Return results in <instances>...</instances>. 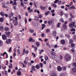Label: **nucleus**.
Instances as JSON below:
<instances>
[{"instance_id": "f257e3e1", "label": "nucleus", "mask_w": 76, "mask_h": 76, "mask_svg": "<svg viewBox=\"0 0 76 76\" xmlns=\"http://www.w3.org/2000/svg\"><path fill=\"white\" fill-rule=\"evenodd\" d=\"M71 59V56L69 54L67 53L65 55L64 57V59L67 61H70Z\"/></svg>"}, {"instance_id": "f03ea898", "label": "nucleus", "mask_w": 76, "mask_h": 76, "mask_svg": "<svg viewBox=\"0 0 76 76\" xmlns=\"http://www.w3.org/2000/svg\"><path fill=\"white\" fill-rule=\"evenodd\" d=\"M48 23L49 25H51L54 23V20H49Z\"/></svg>"}, {"instance_id": "7ed1b4c3", "label": "nucleus", "mask_w": 76, "mask_h": 76, "mask_svg": "<svg viewBox=\"0 0 76 76\" xmlns=\"http://www.w3.org/2000/svg\"><path fill=\"white\" fill-rule=\"evenodd\" d=\"M12 40L10 39H7L6 41V43L7 44H10L12 42Z\"/></svg>"}, {"instance_id": "20e7f679", "label": "nucleus", "mask_w": 76, "mask_h": 76, "mask_svg": "<svg viewBox=\"0 0 76 76\" xmlns=\"http://www.w3.org/2000/svg\"><path fill=\"white\" fill-rule=\"evenodd\" d=\"M69 26H70V27L73 28L74 26H75V23L73 22H72V23H71L69 25Z\"/></svg>"}, {"instance_id": "39448f33", "label": "nucleus", "mask_w": 76, "mask_h": 76, "mask_svg": "<svg viewBox=\"0 0 76 76\" xmlns=\"http://www.w3.org/2000/svg\"><path fill=\"white\" fill-rule=\"evenodd\" d=\"M10 34V31H6L5 32V35H7V37H9Z\"/></svg>"}, {"instance_id": "423d86ee", "label": "nucleus", "mask_w": 76, "mask_h": 76, "mask_svg": "<svg viewBox=\"0 0 76 76\" xmlns=\"http://www.w3.org/2000/svg\"><path fill=\"white\" fill-rule=\"evenodd\" d=\"M2 38L4 40H6V36L4 34H3L2 35Z\"/></svg>"}, {"instance_id": "0eeeda50", "label": "nucleus", "mask_w": 76, "mask_h": 76, "mask_svg": "<svg viewBox=\"0 0 76 76\" xmlns=\"http://www.w3.org/2000/svg\"><path fill=\"white\" fill-rule=\"evenodd\" d=\"M68 9L69 10H72L74 9H75V6H72V7H68Z\"/></svg>"}, {"instance_id": "6e6552de", "label": "nucleus", "mask_w": 76, "mask_h": 76, "mask_svg": "<svg viewBox=\"0 0 76 76\" xmlns=\"http://www.w3.org/2000/svg\"><path fill=\"white\" fill-rule=\"evenodd\" d=\"M61 43L62 44H65V43H66V42H65V40L63 39H62L61 40Z\"/></svg>"}, {"instance_id": "1a4fd4ad", "label": "nucleus", "mask_w": 76, "mask_h": 76, "mask_svg": "<svg viewBox=\"0 0 76 76\" xmlns=\"http://www.w3.org/2000/svg\"><path fill=\"white\" fill-rule=\"evenodd\" d=\"M57 70L58 71H59V72H60V71H61L62 70V69L60 66H58L57 67Z\"/></svg>"}, {"instance_id": "9d476101", "label": "nucleus", "mask_w": 76, "mask_h": 76, "mask_svg": "<svg viewBox=\"0 0 76 76\" xmlns=\"http://www.w3.org/2000/svg\"><path fill=\"white\" fill-rule=\"evenodd\" d=\"M53 36L55 37V38H56V34H57L56 31H53Z\"/></svg>"}, {"instance_id": "9b49d317", "label": "nucleus", "mask_w": 76, "mask_h": 76, "mask_svg": "<svg viewBox=\"0 0 76 76\" xmlns=\"http://www.w3.org/2000/svg\"><path fill=\"white\" fill-rule=\"evenodd\" d=\"M63 28L64 29H67V26L65 24H64L63 26Z\"/></svg>"}, {"instance_id": "f8f14e48", "label": "nucleus", "mask_w": 76, "mask_h": 76, "mask_svg": "<svg viewBox=\"0 0 76 76\" xmlns=\"http://www.w3.org/2000/svg\"><path fill=\"white\" fill-rule=\"evenodd\" d=\"M40 66V65L39 64L35 66L36 69H39L40 68V67H39Z\"/></svg>"}, {"instance_id": "ddd939ff", "label": "nucleus", "mask_w": 76, "mask_h": 76, "mask_svg": "<svg viewBox=\"0 0 76 76\" xmlns=\"http://www.w3.org/2000/svg\"><path fill=\"white\" fill-rule=\"evenodd\" d=\"M40 9L42 10H45L46 9V7H43V6H40Z\"/></svg>"}, {"instance_id": "4468645a", "label": "nucleus", "mask_w": 76, "mask_h": 76, "mask_svg": "<svg viewBox=\"0 0 76 76\" xmlns=\"http://www.w3.org/2000/svg\"><path fill=\"white\" fill-rule=\"evenodd\" d=\"M36 46L37 47H39L40 46V43L38 42H37L36 43Z\"/></svg>"}, {"instance_id": "2eb2a0df", "label": "nucleus", "mask_w": 76, "mask_h": 76, "mask_svg": "<svg viewBox=\"0 0 76 76\" xmlns=\"http://www.w3.org/2000/svg\"><path fill=\"white\" fill-rule=\"evenodd\" d=\"M17 75L18 76H20L21 75V72L20 71H18L17 73Z\"/></svg>"}, {"instance_id": "dca6fc26", "label": "nucleus", "mask_w": 76, "mask_h": 76, "mask_svg": "<svg viewBox=\"0 0 76 76\" xmlns=\"http://www.w3.org/2000/svg\"><path fill=\"white\" fill-rule=\"evenodd\" d=\"M34 20H37V21H38V20H39V18H38V17L37 16H35V19Z\"/></svg>"}, {"instance_id": "f3484780", "label": "nucleus", "mask_w": 76, "mask_h": 76, "mask_svg": "<svg viewBox=\"0 0 76 76\" xmlns=\"http://www.w3.org/2000/svg\"><path fill=\"white\" fill-rule=\"evenodd\" d=\"M32 69L31 70H33V71H35V66H33L31 67Z\"/></svg>"}, {"instance_id": "a211bd4d", "label": "nucleus", "mask_w": 76, "mask_h": 76, "mask_svg": "<svg viewBox=\"0 0 76 76\" xmlns=\"http://www.w3.org/2000/svg\"><path fill=\"white\" fill-rule=\"evenodd\" d=\"M72 65L73 67H76V62H74L72 64Z\"/></svg>"}, {"instance_id": "6ab92c4d", "label": "nucleus", "mask_w": 76, "mask_h": 76, "mask_svg": "<svg viewBox=\"0 0 76 76\" xmlns=\"http://www.w3.org/2000/svg\"><path fill=\"white\" fill-rule=\"evenodd\" d=\"M4 21V18H0V22H3Z\"/></svg>"}, {"instance_id": "aec40b11", "label": "nucleus", "mask_w": 76, "mask_h": 76, "mask_svg": "<svg viewBox=\"0 0 76 76\" xmlns=\"http://www.w3.org/2000/svg\"><path fill=\"white\" fill-rule=\"evenodd\" d=\"M45 27V25L44 24H43L42 25V29H44V28Z\"/></svg>"}, {"instance_id": "412c9836", "label": "nucleus", "mask_w": 76, "mask_h": 76, "mask_svg": "<svg viewBox=\"0 0 76 76\" xmlns=\"http://www.w3.org/2000/svg\"><path fill=\"white\" fill-rule=\"evenodd\" d=\"M51 54V55H54V56H55L56 54L55 53L53 52V51H51L50 52Z\"/></svg>"}, {"instance_id": "4be33fe9", "label": "nucleus", "mask_w": 76, "mask_h": 76, "mask_svg": "<svg viewBox=\"0 0 76 76\" xmlns=\"http://www.w3.org/2000/svg\"><path fill=\"white\" fill-rule=\"evenodd\" d=\"M60 25H61V23H58L57 25V28H60Z\"/></svg>"}, {"instance_id": "5701e85b", "label": "nucleus", "mask_w": 76, "mask_h": 76, "mask_svg": "<svg viewBox=\"0 0 76 76\" xmlns=\"http://www.w3.org/2000/svg\"><path fill=\"white\" fill-rule=\"evenodd\" d=\"M50 76H57V75L55 73H52L50 75Z\"/></svg>"}, {"instance_id": "b1692460", "label": "nucleus", "mask_w": 76, "mask_h": 76, "mask_svg": "<svg viewBox=\"0 0 76 76\" xmlns=\"http://www.w3.org/2000/svg\"><path fill=\"white\" fill-rule=\"evenodd\" d=\"M45 61H47V60H48V57L47 56H46L45 57Z\"/></svg>"}, {"instance_id": "393cba45", "label": "nucleus", "mask_w": 76, "mask_h": 76, "mask_svg": "<svg viewBox=\"0 0 76 76\" xmlns=\"http://www.w3.org/2000/svg\"><path fill=\"white\" fill-rule=\"evenodd\" d=\"M52 6H53V7H55V8H56V7H57V5L54 4H53L52 5Z\"/></svg>"}, {"instance_id": "a878e982", "label": "nucleus", "mask_w": 76, "mask_h": 76, "mask_svg": "<svg viewBox=\"0 0 76 76\" xmlns=\"http://www.w3.org/2000/svg\"><path fill=\"white\" fill-rule=\"evenodd\" d=\"M4 29L5 31H9V28H8V27H5Z\"/></svg>"}, {"instance_id": "bb28decb", "label": "nucleus", "mask_w": 76, "mask_h": 76, "mask_svg": "<svg viewBox=\"0 0 76 76\" xmlns=\"http://www.w3.org/2000/svg\"><path fill=\"white\" fill-rule=\"evenodd\" d=\"M29 31L31 33H33L34 32V30L32 29H30L29 30Z\"/></svg>"}, {"instance_id": "cd10ccee", "label": "nucleus", "mask_w": 76, "mask_h": 76, "mask_svg": "<svg viewBox=\"0 0 76 76\" xmlns=\"http://www.w3.org/2000/svg\"><path fill=\"white\" fill-rule=\"evenodd\" d=\"M3 41L1 40H0V46H2V45H3Z\"/></svg>"}, {"instance_id": "c85d7f7f", "label": "nucleus", "mask_w": 76, "mask_h": 76, "mask_svg": "<svg viewBox=\"0 0 76 76\" xmlns=\"http://www.w3.org/2000/svg\"><path fill=\"white\" fill-rule=\"evenodd\" d=\"M4 3V5L2 6V7H3V8H7V7L4 5V3Z\"/></svg>"}, {"instance_id": "c756f323", "label": "nucleus", "mask_w": 76, "mask_h": 76, "mask_svg": "<svg viewBox=\"0 0 76 76\" xmlns=\"http://www.w3.org/2000/svg\"><path fill=\"white\" fill-rule=\"evenodd\" d=\"M46 33H49L50 32V29H47L46 30Z\"/></svg>"}, {"instance_id": "7c9ffc66", "label": "nucleus", "mask_w": 76, "mask_h": 76, "mask_svg": "<svg viewBox=\"0 0 76 76\" xmlns=\"http://www.w3.org/2000/svg\"><path fill=\"white\" fill-rule=\"evenodd\" d=\"M9 17H12V16H13V12H11L10 13V14L9 15Z\"/></svg>"}, {"instance_id": "2f4dec72", "label": "nucleus", "mask_w": 76, "mask_h": 76, "mask_svg": "<svg viewBox=\"0 0 76 76\" xmlns=\"http://www.w3.org/2000/svg\"><path fill=\"white\" fill-rule=\"evenodd\" d=\"M9 17H10V20H13V16L9 17L8 16V17L9 18Z\"/></svg>"}, {"instance_id": "473e14b6", "label": "nucleus", "mask_w": 76, "mask_h": 76, "mask_svg": "<svg viewBox=\"0 0 76 76\" xmlns=\"http://www.w3.org/2000/svg\"><path fill=\"white\" fill-rule=\"evenodd\" d=\"M49 13H50V11H48L47 12H46L45 13V15L47 16V15H48V14H49Z\"/></svg>"}, {"instance_id": "72a5a7b5", "label": "nucleus", "mask_w": 76, "mask_h": 76, "mask_svg": "<svg viewBox=\"0 0 76 76\" xmlns=\"http://www.w3.org/2000/svg\"><path fill=\"white\" fill-rule=\"evenodd\" d=\"M17 53L18 54H19V55H20V50L19 49H18L17 50Z\"/></svg>"}, {"instance_id": "f704fd0d", "label": "nucleus", "mask_w": 76, "mask_h": 76, "mask_svg": "<svg viewBox=\"0 0 76 76\" xmlns=\"http://www.w3.org/2000/svg\"><path fill=\"white\" fill-rule=\"evenodd\" d=\"M10 66H9V69H12V68L13 67V66H12V64L10 63Z\"/></svg>"}, {"instance_id": "c9c22d12", "label": "nucleus", "mask_w": 76, "mask_h": 76, "mask_svg": "<svg viewBox=\"0 0 76 76\" xmlns=\"http://www.w3.org/2000/svg\"><path fill=\"white\" fill-rule=\"evenodd\" d=\"M58 1H59V0H56L55 1H54V3L55 4H56V3H58Z\"/></svg>"}, {"instance_id": "e433bc0d", "label": "nucleus", "mask_w": 76, "mask_h": 76, "mask_svg": "<svg viewBox=\"0 0 76 76\" xmlns=\"http://www.w3.org/2000/svg\"><path fill=\"white\" fill-rule=\"evenodd\" d=\"M12 5H15V6H17V3L16 2H14L12 3Z\"/></svg>"}, {"instance_id": "4c0bfd02", "label": "nucleus", "mask_w": 76, "mask_h": 76, "mask_svg": "<svg viewBox=\"0 0 76 76\" xmlns=\"http://www.w3.org/2000/svg\"><path fill=\"white\" fill-rule=\"evenodd\" d=\"M34 51L36 52L37 51V50H38V48H37V47L36 46L34 47Z\"/></svg>"}, {"instance_id": "58836bf2", "label": "nucleus", "mask_w": 76, "mask_h": 76, "mask_svg": "<svg viewBox=\"0 0 76 76\" xmlns=\"http://www.w3.org/2000/svg\"><path fill=\"white\" fill-rule=\"evenodd\" d=\"M72 70L73 72H76V69L75 68H73Z\"/></svg>"}, {"instance_id": "ea45409f", "label": "nucleus", "mask_w": 76, "mask_h": 76, "mask_svg": "<svg viewBox=\"0 0 76 76\" xmlns=\"http://www.w3.org/2000/svg\"><path fill=\"white\" fill-rule=\"evenodd\" d=\"M0 15L2 16H4V14L3 13V12H0Z\"/></svg>"}, {"instance_id": "a19ab883", "label": "nucleus", "mask_w": 76, "mask_h": 76, "mask_svg": "<svg viewBox=\"0 0 76 76\" xmlns=\"http://www.w3.org/2000/svg\"><path fill=\"white\" fill-rule=\"evenodd\" d=\"M32 13L33 12V9L30 10L28 11V13Z\"/></svg>"}, {"instance_id": "79ce46f5", "label": "nucleus", "mask_w": 76, "mask_h": 76, "mask_svg": "<svg viewBox=\"0 0 76 76\" xmlns=\"http://www.w3.org/2000/svg\"><path fill=\"white\" fill-rule=\"evenodd\" d=\"M64 14V13L63 12H60V15H61V16H63V15Z\"/></svg>"}, {"instance_id": "37998d69", "label": "nucleus", "mask_w": 76, "mask_h": 76, "mask_svg": "<svg viewBox=\"0 0 76 76\" xmlns=\"http://www.w3.org/2000/svg\"><path fill=\"white\" fill-rule=\"evenodd\" d=\"M59 59L60 60H61L62 59H63V56H62L60 55L59 56Z\"/></svg>"}, {"instance_id": "c03bdc74", "label": "nucleus", "mask_w": 76, "mask_h": 76, "mask_svg": "<svg viewBox=\"0 0 76 76\" xmlns=\"http://www.w3.org/2000/svg\"><path fill=\"white\" fill-rule=\"evenodd\" d=\"M76 31V30H75V29L74 28H72L71 30V32H72V31Z\"/></svg>"}, {"instance_id": "a18cd8bd", "label": "nucleus", "mask_w": 76, "mask_h": 76, "mask_svg": "<svg viewBox=\"0 0 76 76\" xmlns=\"http://www.w3.org/2000/svg\"><path fill=\"white\" fill-rule=\"evenodd\" d=\"M38 16L39 17V18H42V15L41 14H39V15H38Z\"/></svg>"}, {"instance_id": "49530a36", "label": "nucleus", "mask_w": 76, "mask_h": 76, "mask_svg": "<svg viewBox=\"0 0 76 76\" xmlns=\"http://www.w3.org/2000/svg\"><path fill=\"white\" fill-rule=\"evenodd\" d=\"M65 36L66 37V38H70V35L69 34H65Z\"/></svg>"}, {"instance_id": "de8ad7c7", "label": "nucleus", "mask_w": 76, "mask_h": 76, "mask_svg": "<svg viewBox=\"0 0 76 76\" xmlns=\"http://www.w3.org/2000/svg\"><path fill=\"white\" fill-rule=\"evenodd\" d=\"M32 37L30 38L29 39V42H32Z\"/></svg>"}, {"instance_id": "09e8293b", "label": "nucleus", "mask_w": 76, "mask_h": 76, "mask_svg": "<svg viewBox=\"0 0 76 76\" xmlns=\"http://www.w3.org/2000/svg\"><path fill=\"white\" fill-rule=\"evenodd\" d=\"M3 29H4V28L3 26H1L0 27V30L1 31H2Z\"/></svg>"}, {"instance_id": "8fccbe9b", "label": "nucleus", "mask_w": 76, "mask_h": 76, "mask_svg": "<svg viewBox=\"0 0 76 76\" xmlns=\"http://www.w3.org/2000/svg\"><path fill=\"white\" fill-rule=\"evenodd\" d=\"M63 69L64 70H66V67L65 66H63L62 67Z\"/></svg>"}, {"instance_id": "3c124183", "label": "nucleus", "mask_w": 76, "mask_h": 76, "mask_svg": "<svg viewBox=\"0 0 76 76\" xmlns=\"http://www.w3.org/2000/svg\"><path fill=\"white\" fill-rule=\"evenodd\" d=\"M58 4H61V1H58Z\"/></svg>"}, {"instance_id": "603ef678", "label": "nucleus", "mask_w": 76, "mask_h": 76, "mask_svg": "<svg viewBox=\"0 0 76 76\" xmlns=\"http://www.w3.org/2000/svg\"><path fill=\"white\" fill-rule=\"evenodd\" d=\"M71 47L72 48V47H75V44L73 43L71 44Z\"/></svg>"}, {"instance_id": "864d4df0", "label": "nucleus", "mask_w": 76, "mask_h": 76, "mask_svg": "<svg viewBox=\"0 0 76 76\" xmlns=\"http://www.w3.org/2000/svg\"><path fill=\"white\" fill-rule=\"evenodd\" d=\"M21 5L23 7H24V4H23V2H21Z\"/></svg>"}, {"instance_id": "5fc2aeb1", "label": "nucleus", "mask_w": 76, "mask_h": 76, "mask_svg": "<svg viewBox=\"0 0 76 76\" xmlns=\"http://www.w3.org/2000/svg\"><path fill=\"white\" fill-rule=\"evenodd\" d=\"M11 51H12V47H10V48L9 49L8 52H11Z\"/></svg>"}, {"instance_id": "6e6d98bb", "label": "nucleus", "mask_w": 76, "mask_h": 76, "mask_svg": "<svg viewBox=\"0 0 76 76\" xmlns=\"http://www.w3.org/2000/svg\"><path fill=\"white\" fill-rule=\"evenodd\" d=\"M69 42L70 43H73V39H71L69 40Z\"/></svg>"}, {"instance_id": "4d7b16f0", "label": "nucleus", "mask_w": 76, "mask_h": 76, "mask_svg": "<svg viewBox=\"0 0 76 76\" xmlns=\"http://www.w3.org/2000/svg\"><path fill=\"white\" fill-rule=\"evenodd\" d=\"M24 21L25 22V24H26V23H27V19H26V18H25Z\"/></svg>"}, {"instance_id": "13d9d810", "label": "nucleus", "mask_w": 76, "mask_h": 76, "mask_svg": "<svg viewBox=\"0 0 76 76\" xmlns=\"http://www.w3.org/2000/svg\"><path fill=\"white\" fill-rule=\"evenodd\" d=\"M34 6H35V7H36V8H37V5L36 4V3H35V2H34Z\"/></svg>"}, {"instance_id": "bf43d9fd", "label": "nucleus", "mask_w": 76, "mask_h": 76, "mask_svg": "<svg viewBox=\"0 0 76 76\" xmlns=\"http://www.w3.org/2000/svg\"><path fill=\"white\" fill-rule=\"evenodd\" d=\"M69 22H72V18H69Z\"/></svg>"}, {"instance_id": "052dcab7", "label": "nucleus", "mask_w": 76, "mask_h": 76, "mask_svg": "<svg viewBox=\"0 0 76 76\" xmlns=\"http://www.w3.org/2000/svg\"><path fill=\"white\" fill-rule=\"evenodd\" d=\"M45 35H44V33H42L41 34V37H44Z\"/></svg>"}, {"instance_id": "680f3d73", "label": "nucleus", "mask_w": 76, "mask_h": 76, "mask_svg": "<svg viewBox=\"0 0 76 76\" xmlns=\"http://www.w3.org/2000/svg\"><path fill=\"white\" fill-rule=\"evenodd\" d=\"M24 63L25 64V65H26V64H27V62H26V61H24Z\"/></svg>"}, {"instance_id": "e2e57ef3", "label": "nucleus", "mask_w": 76, "mask_h": 76, "mask_svg": "<svg viewBox=\"0 0 76 76\" xmlns=\"http://www.w3.org/2000/svg\"><path fill=\"white\" fill-rule=\"evenodd\" d=\"M61 22H63V23H64V21L63 20V18L61 19Z\"/></svg>"}, {"instance_id": "0e129e2a", "label": "nucleus", "mask_w": 76, "mask_h": 76, "mask_svg": "<svg viewBox=\"0 0 76 76\" xmlns=\"http://www.w3.org/2000/svg\"><path fill=\"white\" fill-rule=\"evenodd\" d=\"M14 53H16V48H15L14 50Z\"/></svg>"}, {"instance_id": "69168bd1", "label": "nucleus", "mask_w": 76, "mask_h": 76, "mask_svg": "<svg viewBox=\"0 0 76 76\" xmlns=\"http://www.w3.org/2000/svg\"><path fill=\"white\" fill-rule=\"evenodd\" d=\"M51 13H54V12H55V10H52L51 11Z\"/></svg>"}, {"instance_id": "338daca9", "label": "nucleus", "mask_w": 76, "mask_h": 76, "mask_svg": "<svg viewBox=\"0 0 76 76\" xmlns=\"http://www.w3.org/2000/svg\"><path fill=\"white\" fill-rule=\"evenodd\" d=\"M18 24V21H16L15 22V25H17Z\"/></svg>"}, {"instance_id": "774afa93", "label": "nucleus", "mask_w": 76, "mask_h": 76, "mask_svg": "<svg viewBox=\"0 0 76 76\" xmlns=\"http://www.w3.org/2000/svg\"><path fill=\"white\" fill-rule=\"evenodd\" d=\"M18 18L19 19H20V20L21 19V16H20V15H18Z\"/></svg>"}]
</instances>
